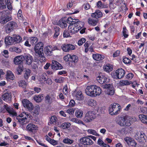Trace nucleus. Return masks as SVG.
Returning a JSON list of instances; mask_svg holds the SVG:
<instances>
[{
	"mask_svg": "<svg viewBox=\"0 0 147 147\" xmlns=\"http://www.w3.org/2000/svg\"><path fill=\"white\" fill-rule=\"evenodd\" d=\"M69 25L68 26L69 32L71 34H75L80 30L84 25V23L80 21L78 19H73L70 17L68 18Z\"/></svg>",
	"mask_w": 147,
	"mask_h": 147,
	"instance_id": "f257e3e1",
	"label": "nucleus"
},
{
	"mask_svg": "<svg viewBox=\"0 0 147 147\" xmlns=\"http://www.w3.org/2000/svg\"><path fill=\"white\" fill-rule=\"evenodd\" d=\"M85 91L87 95L91 97H95L99 95L102 92V90L100 88L95 85L87 86Z\"/></svg>",
	"mask_w": 147,
	"mask_h": 147,
	"instance_id": "f03ea898",
	"label": "nucleus"
},
{
	"mask_svg": "<svg viewBox=\"0 0 147 147\" xmlns=\"http://www.w3.org/2000/svg\"><path fill=\"white\" fill-rule=\"evenodd\" d=\"M31 117L30 113L24 112L17 116L16 119L20 124L23 125L26 123L28 119H31Z\"/></svg>",
	"mask_w": 147,
	"mask_h": 147,
	"instance_id": "7ed1b4c3",
	"label": "nucleus"
},
{
	"mask_svg": "<svg viewBox=\"0 0 147 147\" xmlns=\"http://www.w3.org/2000/svg\"><path fill=\"white\" fill-rule=\"evenodd\" d=\"M12 19L11 16L8 15L7 11L0 12V22L2 24L6 23Z\"/></svg>",
	"mask_w": 147,
	"mask_h": 147,
	"instance_id": "20e7f679",
	"label": "nucleus"
},
{
	"mask_svg": "<svg viewBox=\"0 0 147 147\" xmlns=\"http://www.w3.org/2000/svg\"><path fill=\"white\" fill-rule=\"evenodd\" d=\"M121 110V107L118 104L113 103L109 107V113L111 115H117L119 113Z\"/></svg>",
	"mask_w": 147,
	"mask_h": 147,
	"instance_id": "39448f33",
	"label": "nucleus"
},
{
	"mask_svg": "<svg viewBox=\"0 0 147 147\" xmlns=\"http://www.w3.org/2000/svg\"><path fill=\"white\" fill-rule=\"evenodd\" d=\"M134 138L138 142L141 143L144 142L146 138L145 134L140 131L136 132L135 133Z\"/></svg>",
	"mask_w": 147,
	"mask_h": 147,
	"instance_id": "423d86ee",
	"label": "nucleus"
},
{
	"mask_svg": "<svg viewBox=\"0 0 147 147\" xmlns=\"http://www.w3.org/2000/svg\"><path fill=\"white\" fill-rule=\"evenodd\" d=\"M96 117L95 114L94 112L90 111L86 114L84 120L86 122H89L93 120L96 118Z\"/></svg>",
	"mask_w": 147,
	"mask_h": 147,
	"instance_id": "0eeeda50",
	"label": "nucleus"
},
{
	"mask_svg": "<svg viewBox=\"0 0 147 147\" xmlns=\"http://www.w3.org/2000/svg\"><path fill=\"white\" fill-rule=\"evenodd\" d=\"M17 26V24L13 21L9 22L5 26V30L7 33H9L12 31Z\"/></svg>",
	"mask_w": 147,
	"mask_h": 147,
	"instance_id": "6e6552de",
	"label": "nucleus"
},
{
	"mask_svg": "<svg viewBox=\"0 0 147 147\" xmlns=\"http://www.w3.org/2000/svg\"><path fill=\"white\" fill-rule=\"evenodd\" d=\"M103 88H105L106 93L110 95H113L114 93V90L112 86L110 84H105Z\"/></svg>",
	"mask_w": 147,
	"mask_h": 147,
	"instance_id": "1a4fd4ad",
	"label": "nucleus"
},
{
	"mask_svg": "<svg viewBox=\"0 0 147 147\" xmlns=\"http://www.w3.org/2000/svg\"><path fill=\"white\" fill-rule=\"evenodd\" d=\"M43 43L41 42H40L35 45L34 51L36 55L43 53Z\"/></svg>",
	"mask_w": 147,
	"mask_h": 147,
	"instance_id": "9d476101",
	"label": "nucleus"
},
{
	"mask_svg": "<svg viewBox=\"0 0 147 147\" xmlns=\"http://www.w3.org/2000/svg\"><path fill=\"white\" fill-rule=\"evenodd\" d=\"M80 143L84 145H91L93 142L91 139L88 137H84L81 138L80 140Z\"/></svg>",
	"mask_w": 147,
	"mask_h": 147,
	"instance_id": "9b49d317",
	"label": "nucleus"
},
{
	"mask_svg": "<svg viewBox=\"0 0 147 147\" xmlns=\"http://www.w3.org/2000/svg\"><path fill=\"white\" fill-rule=\"evenodd\" d=\"M62 50L65 52H69L71 50H74L75 49V46L73 45L69 44H63L61 46Z\"/></svg>",
	"mask_w": 147,
	"mask_h": 147,
	"instance_id": "f8f14e48",
	"label": "nucleus"
},
{
	"mask_svg": "<svg viewBox=\"0 0 147 147\" xmlns=\"http://www.w3.org/2000/svg\"><path fill=\"white\" fill-rule=\"evenodd\" d=\"M124 140L130 147H136L137 144L136 142L133 138L130 137H127L124 138Z\"/></svg>",
	"mask_w": 147,
	"mask_h": 147,
	"instance_id": "ddd939ff",
	"label": "nucleus"
},
{
	"mask_svg": "<svg viewBox=\"0 0 147 147\" xmlns=\"http://www.w3.org/2000/svg\"><path fill=\"white\" fill-rule=\"evenodd\" d=\"M71 57L69 65L71 67H74L78 61V58L77 56L74 55H71Z\"/></svg>",
	"mask_w": 147,
	"mask_h": 147,
	"instance_id": "4468645a",
	"label": "nucleus"
},
{
	"mask_svg": "<svg viewBox=\"0 0 147 147\" xmlns=\"http://www.w3.org/2000/svg\"><path fill=\"white\" fill-rule=\"evenodd\" d=\"M98 82L100 84H106L109 82V80L103 75L98 76L96 78Z\"/></svg>",
	"mask_w": 147,
	"mask_h": 147,
	"instance_id": "2eb2a0df",
	"label": "nucleus"
},
{
	"mask_svg": "<svg viewBox=\"0 0 147 147\" xmlns=\"http://www.w3.org/2000/svg\"><path fill=\"white\" fill-rule=\"evenodd\" d=\"M23 105L29 110H31L33 108V105L30 101L26 99H24L22 101Z\"/></svg>",
	"mask_w": 147,
	"mask_h": 147,
	"instance_id": "dca6fc26",
	"label": "nucleus"
},
{
	"mask_svg": "<svg viewBox=\"0 0 147 147\" xmlns=\"http://www.w3.org/2000/svg\"><path fill=\"white\" fill-rule=\"evenodd\" d=\"M38 126L32 123H29L26 126V129L29 131L33 132L36 130L38 129Z\"/></svg>",
	"mask_w": 147,
	"mask_h": 147,
	"instance_id": "f3484780",
	"label": "nucleus"
},
{
	"mask_svg": "<svg viewBox=\"0 0 147 147\" xmlns=\"http://www.w3.org/2000/svg\"><path fill=\"white\" fill-rule=\"evenodd\" d=\"M115 73L117 78L119 79L124 77L125 74V71L123 69L120 68L117 70Z\"/></svg>",
	"mask_w": 147,
	"mask_h": 147,
	"instance_id": "a211bd4d",
	"label": "nucleus"
},
{
	"mask_svg": "<svg viewBox=\"0 0 147 147\" xmlns=\"http://www.w3.org/2000/svg\"><path fill=\"white\" fill-rule=\"evenodd\" d=\"M52 69L56 70L61 69L62 66L57 61L53 60L52 61Z\"/></svg>",
	"mask_w": 147,
	"mask_h": 147,
	"instance_id": "6ab92c4d",
	"label": "nucleus"
},
{
	"mask_svg": "<svg viewBox=\"0 0 147 147\" xmlns=\"http://www.w3.org/2000/svg\"><path fill=\"white\" fill-rule=\"evenodd\" d=\"M102 12L99 10H96L95 12L92 13L91 16L96 19H98L102 17Z\"/></svg>",
	"mask_w": 147,
	"mask_h": 147,
	"instance_id": "aec40b11",
	"label": "nucleus"
},
{
	"mask_svg": "<svg viewBox=\"0 0 147 147\" xmlns=\"http://www.w3.org/2000/svg\"><path fill=\"white\" fill-rule=\"evenodd\" d=\"M24 60V56H18L15 58L14 62L15 64H18L21 63Z\"/></svg>",
	"mask_w": 147,
	"mask_h": 147,
	"instance_id": "412c9836",
	"label": "nucleus"
},
{
	"mask_svg": "<svg viewBox=\"0 0 147 147\" xmlns=\"http://www.w3.org/2000/svg\"><path fill=\"white\" fill-rule=\"evenodd\" d=\"M5 43L6 45H11L13 44L14 41L13 37L7 36L5 38Z\"/></svg>",
	"mask_w": 147,
	"mask_h": 147,
	"instance_id": "4be33fe9",
	"label": "nucleus"
},
{
	"mask_svg": "<svg viewBox=\"0 0 147 147\" xmlns=\"http://www.w3.org/2000/svg\"><path fill=\"white\" fill-rule=\"evenodd\" d=\"M2 98L6 102L10 101L11 99V94L10 93L7 92L4 93L2 96Z\"/></svg>",
	"mask_w": 147,
	"mask_h": 147,
	"instance_id": "5701e85b",
	"label": "nucleus"
},
{
	"mask_svg": "<svg viewBox=\"0 0 147 147\" xmlns=\"http://www.w3.org/2000/svg\"><path fill=\"white\" fill-rule=\"evenodd\" d=\"M14 78V76L11 71H8L6 75V78L9 81L13 80Z\"/></svg>",
	"mask_w": 147,
	"mask_h": 147,
	"instance_id": "b1692460",
	"label": "nucleus"
},
{
	"mask_svg": "<svg viewBox=\"0 0 147 147\" xmlns=\"http://www.w3.org/2000/svg\"><path fill=\"white\" fill-rule=\"evenodd\" d=\"M92 57L94 59L97 61L102 60L104 58V55L99 54H93L92 55Z\"/></svg>",
	"mask_w": 147,
	"mask_h": 147,
	"instance_id": "393cba45",
	"label": "nucleus"
},
{
	"mask_svg": "<svg viewBox=\"0 0 147 147\" xmlns=\"http://www.w3.org/2000/svg\"><path fill=\"white\" fill-rule=\"evenodd\" d=\"M51 47L52 46L49 45L45 48V53L47 56H50L52 55Z\"/></svg>",
	"mask_w": 147,
	"mask_h": 147,
	"instance_id": "a878e982",
	"label": "nucleus"
},
{
	"mask_svg": "<svg viewBox=\"0 0 147 147\" xmlns=\"http://www.w3.org/2000/svg\"><path fill=\"white\" fill-rule=\"evenodd\" d=\"M96 7L99 9L107 8L108 6L107 5L103 3L101 1H98L96 3Z\"/></svg>",
	"mask_w": 147,
	"mask_h": 147,
	"instance_id": "bb28decb",
	"label": "nucleus"
},
{
	"mask_svg": "<svg viewBox=\"0 0 147 147\" xmlns=\"http://www.w3.org/2000/svg\"><path fill=\"white\" fill-rule=\"evenodd\" d=\"M128 119V118L126 117H121L119 118V121L118 122V124L120 125L121 126H125V125L126 124V123H125V120H127Z\"/></svg>",
	"mask_w": 147,
	"mask_h": 147,
	"instance_id": "cd10ccee",
	"label": "nucleus"
},
{
	"mask_svg": "<svg viewBox=\"0 0 147 147\" xmlns=\"http://www.w3.org/2000/svg\"><path fill=\"white\" fill-rule=\"evenodd\" d=\"M13 38L14 42L19 43L21 42L22 40V38L21 36L19 35H14L13 36Z\"/></svg>",
	"mask_w": 147,
	"mask_h": 147,
	"instance_id": "c85d7f7f",
	"label": "nucleus"
},
{
	"mask_svg": "<svg viewBox=\"0 0 147 147\" xmlns=\"http://www.w3.org/2000/svg\"><path fill=\"white\" fill-rule=\"evenodd\" d=\"M24 60L25 59L26 61V63L28 65H30L32 63V57L30 55H27L24 56Z\"/></svg>",
	"mask_w": 147,
	"mask_h": 147,
	"instance_id": "c756f323",
	"label": "nucleus"
},
{
	"mask_svg": "<svg viewBox=\"0 0 147 147\" xmlns=\"http://www.w3.org/2000/svg\"><path fill=\"white\" fill-rule=\"evenodd\" d=\"M98 22V20L93 18H90L88 19V22L89 24L93 26H96Z\"/></svg>",
	"mask_w": 147,
	"mask_h": 147,
	"instance_id": "7c9ffc66",
	"label": "nucleus"
},
{
	"mask_svg": "<svg viewBox=\"0 0 147 147\" xmlns=\"http://www.w3.org/2000/svg\"><path fill=\"white\" fill-rule=\"evenodd\" d=\"M139 117L142 122L147 123V115L140 114L139 115Z\"/></svg>",
	"mask_w": 147,
	"mask_h": 147,
	"instance_id": "2f4dec72",
	"label": "nucleus"
},
{
	"mask_svg": "<svg viewBox=\"0 0 147 147\" xmlns=\"http://www.w3.org/2000/svg\"><path fill=\"white\" fill-rule=\"evenodd\" d=\"M103 68L105 71L107 72H109L113 70V66L111 64H107Z\"/></svg>",
	"mask_w": 147,
	"mask_h": 147,
	"instance_id": "473e14b6",
	"label": "nucleus"
},
{
	"mask_svg": "<svg viewBox=\"0 0 147 147\" xmlns=\"http://www.w3.org/2000/svg\"><path fill=\"white\" fill-rule=\"evenodd\" d=\"M75 96L76 99L79 100H82L83 99V96L81 91L77 92Z\"/></svg>",
	"mask_w": 147,
	"mask_h": 147,
	"instance_id": "72a5a7b5",
	"label": "nucleus"
},
{
	"mask_svg": "<svg viewBox=\"0 0 147 147\" xmlns=\"http://www.w3.org/2000/svg\"><path fill=\"white\" fill-rule=\"evenodd\" d=\"M88 104L89 105L93 107H95L97 105L96 100L93 99L89 100L88 101Z\"/></svg>",
	"mask_w": 147,
	"mask_h": 147,
	"instance_id": "f704fd0d",
	"label": "nucleus"
},
{
	"mask_svg": "<svg viewBox=\"0 0 147 147\" xmlns=\"http://www.w3.org/2000/svg\"><path fill=\"white\" fill-rule=\"evenodd\" d=\"M58 24V25L62 28H65L67 26V22L63 20H60Z\"/></svg>",
	"mask_w": 147,
	"mask_h": 147,
	"instance_id": "c9c22d12",
	"label": "nucleus"
},
{
	"mask_svg": "<svg viewBox=\"0 0 147 147\" xmlns=\"http://www.w3.org/2000/svg\"><path fill=\"white\" fill-rule=\"evenodd\" d=\"M24 77L26 79H28L30 76L31 71L29 69H26L24 71Z\"/></svg>",
	"mask_w": 147,
	"mask_h": 147,
	"instance_id": "e433bc0d",
	"label": "nucleus"
},
{
	"mask_svg": "<svg viewBox=\"0 0 147 147\" xmlns=\"http://www.w3.org/2000/svg\"><path fill=\"white\" fill-rule=\"evenodd\" d=\"M30 43L32 45L35 44L38 41V39L36 37L33 36L29 38L28 39Z\"/></svg>",
	"mask_w": 147,
	"mask_h": 147,
	"instance_id": "4c0bfd02",
	"label": "nucleus"
},
{
	"mask_svg": "<svg viewBox=\"0 0 147 147\" xmlns=\"http://www.w3.org/2000/svg\"><path fill=\"white\" fill-rule=\"evenodd\" d=\"M40 111V107L39 105H37L35 106L33 110V115L36 116L38 115Z\"/></svg>",
	"mask_w": 147,
	"mask_h": 147,
	"instance_id": "58836bf2",
	"label": "nucleus"
},
{
	"mask_svg": "<svg viewBox=\"0 0 147 147\" xmlns=\"http://www.w3.org/2000/svg\"><path fill=\"white\" fill-rule=\"evenodd\" d=\"M9 51L11 52H15L17 53H20L22 51L19 48L16 47H13L9 48Z\"/></svg>",
	"mask_w": 147,
	"mask_h": 147,
	"instance_id": "ea45409f",
	"label": "nucleus"
},
{
	"mask_svg": "<svg viewBox=\"0 0 147 147\" xmlns=\"http://www.w3.org/2000/svg\"><path fill=\"white\" fill-rule=\"evenodd\" d=\"M57 119L56 116H52L49 123V125H51L54 124L57 121Z\"/></svg>",
	"mask_w": 147,
	"mask_h": 147,
	"instance_id": "a19ab883",
	"label": "nucleus"
},
{
	"mask_svg": "<svg viewBox=\"0 0 147 147\" xmlns=\"http://www.w3.org/2000/svg\"><path fill=\"white\" fill-rule=\"evenodd\" d=\"M71 125L70 123L68 122L64 123H62L60 126H59L60 127H61L63 129H66L69 128Z\"/></svg>",
	"mask_w": 147,
	"mask_h": 147,
	"instance_id": "79ce46f5",
	"label": "nucleus"
},
{
	"mask_svg": "<svg viewBox=\"0 0 147 147\" xmlns=\"http://www.w3.org/2000/svg\"><path fill=\"white\" fill-rule=\"evenodd\" d=\"M119 84L121 86L128 85L131 84V81L128 80H122L120 82Z\"/></svg>",
	"mask_w": 147,
	"mask_h": 147,
	"instance_id": "37998d69",
	"label": "nucleus"
},
{
	"mask_svg": "<svg viewBox=\"0 0 147 147\" xmlns=\"http://www.w3.org/2000/svg\"><path fill=\"white\" fill-rule=\"evenodd\" d=\"M38 55H39L38 59H39V61L41 62H43L46 61V58L43 56L44 53H41V54H37Z\"/></svg>",
	"mask_w": 147,
	"mask_h": 147,
	"instance_id": "c03bdc74",
	"label": "nucleus"
},
{
	"mask_svg": "<svg viewBox=\"0 0 147 147\" xmlns=\"http://www.w3.org/2000/svg\"><path fill=\"white\" fill-rule=\"evenodd\" d=\"M124 117H126L128 118V119L127 120H125V121H124L125 123H126L125 126H130L131 125V123L130 122V121H131V120L132 119V118L130 117H128L127 116H125Z\"/></svg>",
	"mask_w": 147,
	"mask_h": 147,
	"instance_id": "a18cd8bd",
	"label": "nucleus"
},
{
	"mask_svg": "<svg viewBox=\"0 0 147 147\" xmlns=\"http://www.w3.org/2000/svg\"><path fill=\"white\" fill-rule=\"evenodd\" d=\"M63 142L66 144H71L74 142V141L69 138H65L63 139Z\"/></svg>",
	"mask_w": 147,
	"mask_h": 147,
	"instance_id": "49530a36",
	"label": "nucleus"
},
{
	"mask_svg": "<svg viewBox=\"0 0 147 147\" xmlns=\"http://www.w3.org/2000/svg\"><path fill=\"white\" fill-rule=\"evenodd\" d=\"M87 132L90 134H91L96 136H99V135L97 133L96 131L94 129H88L87 130Z\"/></svg>",
	"mask_w": 147,
	"mask_h": 147,
	"instance_id": "de8ad7c7",
	"label": "nucleus"
},
{
	"mask_svg": "<svg viewBox=\"0 0 147 147\" xmlns=\"http://www.w3.org/2000/svg\"><path fill=\"white\" fill-rule=\"evenodd\" d=\"M83 114L82 111L80 110H77L75 112V115L78 117H81Z\"/></svg>",
	"mask_w": 147,
	"mask_h": 147,
	"instance_id": "09e8293b",
	"label": "nucleus"
},
{
	"mask_svg": "<svg viewBox=\"0 0 147 147\" xmlns=\"http://www.w3.org/2000/svg\"><path fill=\"white\" fill-rule=\"evenodd\" d=\"M65 80V78L63 77H60L56 79L55 80V81L56 83H61L64 82Z\"/></svg>",
	"mask_w": 147,
	"mask_h": 147,
	"instance_id": "8fccbe9b",
	"label": "nucleus"
},
{
	"mask_svg": "<svg viewBox=\"0 0 147 147\" xmlns=\"http://www.w3.org/2000/svg\"><path fill=\"white\" fill-rule=\"evenodd\" d=\"M122 33L125 38H127L128 37V35L127 33V31L126 27H124L123 28Z\"/></svg>",
	"mask_w": 147,
	"mask_h": 147,
	"instance_id": "3c124183",
	"label": "nucleus"
},
{
	"mask_svg": "<svg viewBox=\"0 0 147 147\" xmlns=\"http://www.w3.org/2000/svg\"><path fill=\"white\" fill-rule=\"evenodd\" d=\"M18 83L19 86L23 88H24L26 85V82L24 80H20Z\"/></svg>",
	"mask_w": 147,
	"mask_h": 147,
	"instance_id": "603ef678",
	"label": "nucleus"
},
{
	"mask_svg": "<svg viewBox=\"0 0 147 147\" xmlns=\"http://www.w3.org/2000/svg\"><path fill=\"white\" fill-rule=\"evenodd\" d=\"M23 70V66L22 65H19L17 68V71L18 74H20Z\"/></svg>",
	"mask_w": 147,
	"mask_h": 147,
	"instance_id": "864d4df0",
	"label": "nucleus"
},
{
	"mask_svg": "<svg viewBox=\"0 0 147 147\" xmlns=\"http://www.w3.org/2000/svg\"><path fill=\"white\" fill-rule=\"evenodd\" d=\"M63 94L65 95H67L68 94V87L67 84L65 85L63 87Z\"/></svg>",
	"mask_w": 147,
	"mask_h": 147,
	"instance_id": "5fc2aeb1",
	"label": "nucleus"
},
{
	"mask_svg": "<svg viewBox=\"0 0 147 147\" xmlns=\"http://www.w3.org/2000/svg\"><path fill=\"white\" fill-rule=\"evenodd\" d=\"M55 32L53 36V38H57L59 35V28H56L55 30Z\"/></svg>",
	"mask_w": 147,
	"mask_h": 147,
	"instance_id": "6e6d98bb",
	"label": "nucleus"
},
{
	"mask_svg": "<svg viewBox=\"0 0 147 147\" xmlns=\"http://www.w3.org/2000/svg\"><path fill=\"white\" fill-rule=\"evenodd\" d=\"M40 96H39L38 95V96H34L33 98L35 101L37 102H39L42 100Z\"/></svg>",
	"mask_w": 147,
	"mask_h": 147,
	"instance_id": "4d7b16f0",
	"label": "nucleus"
},
{
	"mask_svg": "<svg viewBox=\"0 0 147 147\" xmlns=\"http://www.w3.org/2000/svg\"><path fill=\"white\" fill-rule=\"evenodd\" d=\"M70 57H71V55L68 54L64 56L63 57V59L65 61H70Z\"/></svg>",
	"mask_w": 147,
	"mask_h": 147,
	"instance_id": "13d9d810",
	"label": "nucleus"
},
{
	"mask_svg": "<svg viewBox=\"0 0 147 147\" xmlns=\"http://www.w3.org/2000/svg\"><path fill=\"white\" fill-rule=\"evenodd\" d=\"M71 121L74 122L78 123H81L83 124V122L81 121L80 120H78L76 118H72L71 119Z\"/></svg>",
	"mask_w": 147,
	"mask_h": 147,
	"instance_id": "bf43d9fd",
	"label": "nucleus"
},
{
	"mask_svg": "<svg viewBox=\"0 0 147 147\" xmlns=\"http://www.w3.org/2000/svg\"><path fill=\"white\" fill-rule=\"evenodd\" d=\"M127 126V127H125L124 130V132L125 134H127V133L130 132L131 129V127H129V126Z\"/></svg>",
	"mask_w": 147,
	"mask_h": 147,
	"instance_id": "052dcab7",
	"label": "nucleus"
},
{
	"mask_svg": "<svg viewBox=\"0 0 147 147\" xmlns=\"http://www.w3.org/2000/svg\"><path fill=\"white\" fill-rule=\"evenodd\" d=\"M86 41V39L84 38H82L79 40L78 42V44L80 46L85 42Z\"/></svg>",
	"mask_w": 147,
	"mask_h": 147,
	"instance_id": "680f3d73",
	"label": "nucleus"
},
{
	"mask_svg": "<svg viewBox=\"0 0 147 147\" xmlns=\"http://www.w3.org/2000/svg\"><path fill=\"white\" fill-rule=\"evenodd\" d=\"M84 46L85 47V52L87 53L88 51V48L90 47V45L86 42L84 44Z\"/></svg>",
	"mask_w": 147,
	"mask_h": 147,
	"instance_id": "e2e57ef3",
	"label": "nucleus"
},
{
	"mask_svg": "<svg viewBox=\"0 0 147 147\" xmlns=\"http://www.w3.org/2000/svg\"><path fill=\"white\" fill-rule=\"evenodd\" d=\"M140 110L143 113L147 114V108L145 107H142L141 108Z\"/></svg>",
	"mask_w": 147,
	"mask_h": 147,
	"instance_id": "0e129e2a",
	"label": "nucleus"
},
{
	"mask_svg": "<svg viewBox=\"0 0 147 147\" xmlns=\"http://www.w3.org/2000/svg\"><path fill=\"white\" fill-rule=\"evenodd\" d=\"M83 6L84 8L86 10H88L90 8V5L88 3L84 4Z\"/></svg>",
	"mask_w": 147,
	"mask_h": 147,
	"instance_id": "69168bd1",
	"label": "nucleus"
},
{
	"mask_svg": "<svg viewBox=\"0 0 147 147\" xmlns=\"http://www.w3.org/2000/svg\"><path fill=\"white\" fill-rule=\"evenodd\" d=\"M134 74L131 73H129L126 76V78L129 80H131L134 76Z\"/></svg>",
	"mask_w": 147,
	"mask_h": 147,
	"instance_id": "338daca9",
	"label": "nucleus"
},
{
	"mask_svg": "<svg viewBox=\"0 0 147 147\" xmlns=\"http://www.w3.org/2000/svg\"><path fill=\"white\" fill-rule=\"evenodd\" d=\"M45 99L47 102L50 103L51 102V99L50 96L49 95L45 97Z\"/></svg>",
	"mask_w": 147,
	"mask_h": 147,
	"instance_id": "774afa93",
	"label": "nucleus"
}]
</instances>
